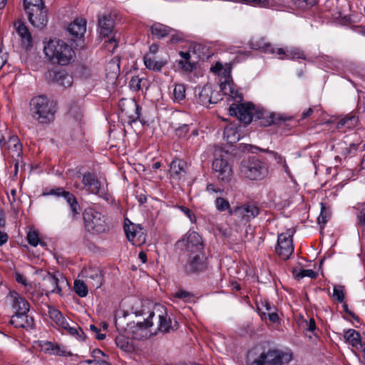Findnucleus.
<instances>
[{
	"instance_id": "obj_1",
	"label": "nucleus",
	"mask_w": 365,
	"mask_h": 365,
	"mask_svg": "<svg viewBox=\"0 0 365 365\" xmlns=\"http://www.w3.org/2000/svg\"><path fill=\"white\" fill-rule=\"evenodd\" d=\"M45 55L53 63L66 66L73 61L75 52L62 40L51 39L44 46Z\"/></svg>"
},
{
	"instance_id": "obj_2",
	"label": "nucleus",
	"mask_w": 365,
	"mask_h": 365,
	"mask_svg": "<svg viewBox=\"0 0 365 365\" xmlns=\"http://www.w3.org/2000/svg\"><path fill=\"white\" fill-rule=\"evenodd\" d=\"M285 356L287 355L277 349L255 348L248 352L247 365H282Z\"/></svg>"
},
{
	"instance_id": "obj_3",
	"label": "nucleus",
	"mask_w": 365,
	"mask_h": 365,
	"mask_svg": "<svg viewBox=\"0 0 365 365\" xmlns=\"http://www.w3.org/2000/svg\"><path fill=\"white\" fill-rule=\"evenodd\" d=\"M250 46L252 49L260 50L265 53L277 54L280 59H305L304 52L298 48H293L289 50H285L282 48H278L277 50L273 45L264 38H253L250 41Z\"/></svg>"
},
{
	"instance_id": "obj_4",
	"label": "nucleus",
	"mask_w": 365,
	"mask_h": 365,
	"mask_svg": "<svg viewBox=\"0 0 365 365\" xmlns=\"http://www.w3.org/2000/svg\"><path fill=\"white\" fill-rule=\"evenodd\" d=\"M240 174L250 180H261L268 175V166L262 159L252 156L241 161Z\"/></svg>"
},
{
	"instance_id": "obj_5",
	"label": "nucleus",
	"mask_w": 365,
	"mask_h": 365,
	"mask_svg": "<svg viewBox=\"0 0 365 365\" xmlns=\"http://www.w3.org/2000/svg\"><path fill=\"white\" fill-rule=\"evenodd\" d=\"M86 230L92 235H101L109 230L106 217L100 212L88 208L83 212Z\"/></svg>"
},
{
	"instance_id": "obj_6",
	"label": "nucleus",
	"mask_w": 365,
	"mask_h": 365,
	"mask_svg": "<svg viewBox=\"0 0 365 365\" xmlns=\"http://www.w3.org/2000/svg\"><path fill=\"white\" fill-rule=\"evenodd\" d=\"M24 6L29 22L34 27L42 29L46 26L47 16L42 0H24Z\"/></svg>"
},
{
	"instance_id": "obj_7",
	"label": "nucleus",
	"mask_w": 365,
	"mask_h": 365,
	"mask_svg": "<svg viewBox=\"0 0 365 365\" xmlns=\"http://www.w3.org/2000/svg\"><path fill=\"white\" fill-rule=\"evenodd\" d=\"M212 172L218 181L228 183L233 177V170L227 160V154L223 151L215 154L212 164Z\"/></svg>"
},
{
	"instance_id": "obj_8",
	"label": "nucleus",
	"mask_w": 365,
	"mask_h": 365,
	"mask_svg": "<svg viewBox=\"0 0 365 365\" xmlns=\"http://www.w3.org/2000/svg\"><path fill=\"white\" fill-rule=\"evenodd\" d=\"M155 314L153 312H150L148 318L143 322H138L137 323L131 322L127 325L124 332L130 335V337L136 340H142L149 338L151 335L155 334V331H153L151 327L153 325V319Z\"/></svg>"
},
{
	"instance_id": "obj_9",
	"label": "nucleus",
	"mask_w": 365,
	"mask_h": 365,
	"mask_svg": "<svg viewBox=\"0 0 365 365\" xmlns=\"http://www.w3.org/2000/svg\"><path fill=\"white\" fill-rule=\"evenodd\" d=\"M207 267V259L204 252L189 254L183 264V270L188 275L204 272Z\"/></svg>"
},
{
	"instance_id": "obj_10",
	"label": "nucleus",
	"mask_w": 365,
	"mask_h": 365,
	"mask_svg": "<svg viewBox=\"0 0 365 365\" xmlns=\"http://www.w3.org/2000/svg\"><path fill=\"white\" fill-rule=\"evenodd\" d=\"M180 249H185L189 254L202 252L204 246L200 235L195 231H188L176 242Z\"/></svg>"
},
{
	"instance_id": "obj_11",
	"label": "nucleus",
	"mask_w": 365,
	"mask_h": 365,
	"mask_svg": "<svg viewBox=\"0 0 365 365\" xmlns=\"http://www.w3.org/2000/svg\"><path fill=\"white\" fill-rule=\"evenodd\" d=\"M30 110L33 114H55L57 112V105L46 96H38L31 98Z\"/></svg>"
},
{
	"instance_id": "obj_12",
	"label": "nucleus",
	"mask_w": 365,
	"mask_h": 365,
	"mask_svg": "<svg viewBox=\"0 0 365 365\" xmlns=\"http://www.w3.org/2000/svg\"><path fill=\"white\" fill-rule=\"evenodd\" d=\"M241 223L246 224L255 218L260 213V208L254 203H247L230 210Z\"/></svg>"
},
{
	"instance_id": "obj_13",
	"label": "nucleus",
	"mask_w": 365,
	"mask_h": 365,
	"mask_svg": "<svg viewBox=\"0 0 365 365\" xmlns=\"http://www.w3.org/2000/svg\"><path fill=\"white\" fill-rule=\"evenodd\" d=\"M294 252L292 238L289 234L282 233L278 235L277 254L282 259H287Z\"/></svg>"
},
{
	"instance_id": "obj_14",
	"label": "nucleus",
	"mask_w": 365,
	"mask_h": 365,
	"mask_svg": "<svg viewBox=\"0 0 365 365\" xmlns=\"http://www.w3.org/2000/svg\"><path fill=\"white\" fill-rule=\"evenodd\" d=\"M230 114H264L267 110L259 106L253 104L251 102H244L241 103H232L229 108Z\"/></svg>"
},
{
	"instance_id": "obj_15",
	"label": "nucleus",
	"mask_w": 365,
	"mask_h": 365,
	"mask_svg": "<svg viewBox=\"0 0 365 365\" xmlns=\"http://www.w3.org/2000/svg\"><path fill=\"white\" fill-rule=\"evenodd\" d=\"M82 182L92 194L98 195L100 196L106 194V190L102 186L101 182L93 173H86L83 174Z\"/></svg>"
},
{
	"instance_id": "obj_16",
	"label": "nucleus",
	"mask_w": 365,
	"mask_h": 365,
	"mask_svg": "<svg viewBox=\"0 0 365 365\" xmlns=\"http://www.w3.org/2000/svg\"><path fill=\"white\" fill-rule=\"evenodd\" d=\"M10 323L16 328L24 329H32L34 325V319L29 315V312H14L11 317Z\"/></svg>"
},
{
	"instance_id": "obj_17",
	"label": "nucleus",
	"mask_w": 365,
	"mask_h": 365,
	"mask_svg": "<svg viewBox=\"0 0 365 365\" xmlns=\"http://www.w3.org/2000/svg\"><path fill=\"white\" fill-rule=\"evenodd\" d=\"M58 276H61L60 273L52 274L47 273L46 275L43 277V286L44 290L46 292V295L48 296L49 294L61 293V288L59 286V279Z\"/></svg>"
},
{
	"instance_id": "obj_18",
	"label": "nucleus",
	"mask_w": 365,
	"mask_h": 365,
	"mask_svg": "<svg viewBox=\"0 0 365 365\" xmlns=\"http://www.w3.org/2000/svg\"><path fill=\"white\" fill-rule=\"evenodd\" d=\"M224 81H222L220 83V89L223 94L232 97L237 101L238 99L241 101L242 96L231 78L230 73H228L227 76L224 77Z\"/></svg>"
},
{
	"instance_id": "obj_19",
	"label": "nucleus",
	"mask_w": 365,
	"mask_h": 365,
	"mask_svg": "<svg viewBox=\"0 0 365 365\" xmlns=\"http://www.w3.org/2000/svg\"><path fill=\"white\" fill-rule=\"evenodd\" d=\"M46 78L63 87H68L72 84V77L64 71H50L46 73Z\"/></svg>"
},
{
	"instance_id": "obj_20",
	"label": "nucleus",
	"mask_w": 365,
	"mask_h": 365,
	"mask_svg": "<svg viewBox=\"0 0 365 365\" xmlns=\"http://www.w3.org/2000/svg\"><path fill=\"white\" fill-rule=\"evenodd\" d=\"M98 31L101 36L108 37L114 27V19L111 14H104L98 17Z\"/></svg>"
},
{
	"instance_id": "obj_21",
	"label": "nucleus",
	"mask_w": 365,
	"mask_h": 365,
	"mask_svg": "<svg viewBox=\"0 0 365 365\" xmlns=\"http://www.w3.org/2000/svg\"><path fill=\"white\" fill-rule=\"evenodd\" d=\"M9 297L12 303L14 312H29L30 304L29 302L21 294L15 291L10 292Z\"/></svg>"
},
{
	"instance_id": "obj_22",
	"label": "nucleus",
	"mask_w": 365,
	"mask_h": 365,
	"mask_svg": "<svg viewBox=\"0 0 365 365\" xmlns=\"http://www.w3.org/2000/svg\"><path fill=\"white\" fill-rule=\"evenodd\" d=\"M2 145H6V148L11 153L13 158L21 155L23 147L16 135L11 136L7 143L4 142V139H0V146Z\"/></svg>"
},
{
	"instance_id": "obj_23",
	"label": "nucleus",
	"mask_w": 365,
	"mask_h": 365,
	"mask_svg": "<svg viewBox=\"0 0 365 365\" xmlns=\"http://www.w3.org/2000/svg\"><path fill=\"white\" fill-rule=\"evenodd\" d=\"M86 31V21L83 19H76L68 27V33L74 38H80Z\"/></svg>"
},
{
	"instance_id": "obj_24",
	"label": "nucleus",
	"mask_w": 365,
	"mask_h": 365,
	"mask_svg": "<svg viewBox=\"0 0 365 365\" xmlns=\"http://www.w3.org/2000/svg\"><path fill=\"white\" fill-rule=\"evenodd\" d=\"M240 126L237 125L235 120L227 125L224 129V138L226 140L227 143L233 144L237 143L240 138V134L239 130Z\"/></svg>"
},
{
	"instance_id": "obj_25",
	"label": "nucleus",
	"mask_w": 365,
	"mask_h": 365,
	"mask_svg": "<svg viewBox=\"0 0 365 365\" xmlns=\"http://www.w3.org/2000/svg\"><path fill=\"white\" fill-rule=\"evenodd\" d=\"M158 326L154 331H161V332H169L171 330H175L177 329L176 322L175 324H172L171 319L168 316L165 312H162L158 315Z\"/></svg>"
},
{
	"instance_id": "obj_26",
	"label": "nucleus",
	"mask_w": 365,
	"mask_h": 365,
	"mask_svg": "<svg viewBox=\"0 0 365 365\" xmlns=\"http://www.w3.org/2000/svg\"><path fill=\"white\" fill-rule=\"evenodd\" d=\"M16 30L21 38L22 46L26 48H29L31 46L32 37L28 28L19 21L16 24Z\"/></svg>"
},
{
	"instance_id": "obj_27",
	"label": "nucleus",
	"mask_w": 365,
	"mask_h": 365,
	"mask_svg": "<svg viewBox=\"0 0 365 365\" xmlns=\"http://www.w3.org/2000/svg\"><path fill=\"white\" fill-rule=\"evenodd\" d=\"M125 232L128 240L134 245H140V237L143 235L140 228H138L133 224L124 227Z\"/></svg>"
},
{
	"instance_id": "obj_28",
	"label": "nucleus",
	"mask_w": 365,
	"mask_h": 365,
	"mask_svg": "<svg viewBox=\"0 0 365 365\" xmlns=\"http://www.w3.org/2000/svg\"><path fill=\"white\" fill-rule=\"evenodd\" d=\"M167 63V59L155 60L153 56L149 55L144 56V64L145 67L155 72L160 71Z\"/></svg>"
},
{
	"instance_id": "obj_29",
	"label": "nucleus",
	"mask_w": 365,
	"mask_h": 365,
	"mask_svg": "<svg viewBox=\"0 0 365 365\" xmlns=\"http://www.w3.org/2000/svg\"><path fill=\"white\" fill-rule=\"evenodd\" d=\"M48 314L50 319L58 326L59 328L61 326L66 325V319L63 314L54 307L47 305Z\"/></svg>"
},
{
	"instance_id": "obj_30",
	"label": "nucleus",
	"mask_w": 365,
	"mask_h": 365,
	"mask_svg": "<svg viewBox=\"0 0 365 365\" xmlns=\"http://www.w3.org/2000/svg\"><path fill=\"white\" fill-rule=\"evenodd\" d=\"M344 339L350 345L356 349L362 347L360 334L354 329L347 330L344 333Z\"/></svg>"
},
{
	"instance_id": "obj_31",
	"label": "nucleus",
	"mask_w": 365,
	"mask_h": 365,
	"mask_svg": "<svg viewBox=\"0 0 365 365\" xmlns=\"http://www.w3.org/2000/svg\"><path fill=\"white\" fill-rule=\"evenodd\" d=\"M61 329L66 331L68 334L75 337L79 341H84L86 339L84 331L77 324H75L74 326H70L68 322L66 321V325L61 326Z\"/></svg>"
},
{
	"instance_id": "obj_32",
	"label": "nucleus",
	"mask_w": 365,
	"mask_h": 365,
	"mask_svg": "<svg viewBox=\"0 0 365 365\" xmlns=\"http://www.w3.org/2000/svg\"><path fill=\"white\" fill-rule=\"evenodd\" d=\"M150 29L152 34L156 36L158 38H164L174 32V29L160 23L154 24Z\"/></svg>"
},
{
	"instance_id": "obj_33",
	"label": "nucleus",
	"mask_w": 365,
	"mask_h": 365,
	"mask_svg": "<svg viewBox=\"0 0 365 365\" xmlns=\"http://www.w3.org/2000/svg\"><path fill=\"white\" fill-rule=\"evenodd\" d=\"M185 163L180 160H174L170 163V173L173 178H180L185 173Z\"/></svg>"
},
{
	"instance_id": "obj_34",
	"label": "nucleus",
	"mask_w": 365,
	"mask_h": 365,
	"mask_svg": "<svg viewBox=\"0 0 365 365\" xmlns=\"http://www.w3.org/2000/svg\"><path fill=\"white\" fill-rule=\"evenodd\" d=\"M212 93V88L210 86H204L200 93L198 94V103L203 106H207L212 103V98L210 94Z\"/></svg>"
},
{
	"instance_id": "obj_35",
	"label": "nucleus",
	"mask_w": 365,
	"mask_h": 365,
	"mask_svg": "<svg viewBox=\"0 0 365 365\" xmlns=\"http://www.w3.org/2000/svg\"><path fill=\"white\" fill-rule=\"evenodd\" d=\"M143 115H117L118 123H120L122 125H125V123H127L128 125H132L133 123H136V121L139 120L142 125H145L146 122L142 118Z\"/></svg>"
},
{
	"instance_id": "obj_36",
	"label": "nucleus",
	"mask_w": 365,
	"mask_h": 365,
	"mask_svg": "<svg viewBox=\"0 0 365 365\" xmlns=\"http://www.w3.org/2000/svg\"><path fill=\"white\" fill-rule=\"evenodd\" d=\"M63 198L69 205L73 215L75 216L79 214L80 205L76 197L72 193L67 191L66 193H65Z\"/></svg>"
},
{
	"instance_id": "obj_37",
	"label": "nucleus",
	"mask_w": 365,
	"mask_h": 365,
	"mask_svg": "<svg viewBox=\"0 0 365 365\" xmlns=\"http://www.w3.org/2000/svg\"><path fill=\"white\" fill-rule=\"evenodd\" d=\"M130 335L128 334H120L115 337L116 345L125 351H128L131 349V345L128 341V338Z\"/></svg>"
},
{
	"instance_id": "obj_38",
	"label": "nucleus",
	"mask_w": 365,
	"mask_h": 365,
	"mask_svg": "<svg viewBox=\"0 0 365 365\" xmlns=\"http://www.w3.org/2000/svg\"><path fill=\"white\" fill-rule=\"evenodd\" d=\"M129 87L133 91H138L143 87H147V80L138 76H133L129 82Z\"/></svg>"
},
{
	"instance_id": "obj_39",
	"label": "nucleus",
	"mask_w": 365,
	"mask_h": 365,
	"mask_svg": "<svg viewBox=\"0 0 365 365\" xmlns=\"http://www.w3.org/2000/svg\"><path fill=\"white\" fill-rule=\"evenodd\" d=\"M86 278L88 282L92 283L93 287L96 288H99L102 285V275L98 270H92Z\"/></svg>"
},
{
	"instance_id": "obj_40",
	"label": "nucleus",
	"mask_w": 365,
	"mask_h": 365,
	"mask_svg": "<svg viewBox=\"0 0 365 365\" xmlns=\"http://www.w3.org/2000/svg\"><path fill=\"white\" fill-rule=\"evenodd\" d=\"M27 241L29 245L33 247H36L38 245L45 246L46 244L39 240L38 232L36 230H30L27 233Z\"/></svg>"
},
{
	"instance_id": "obj_41",
	"label": "nucleus",
	"mask_w": 365,
	"mask_h": 365,
	"mask_svg": "<svg viewBox=\"0 0 365 365\" xmlns=\"http://www.w3.org/2000/svg\"><path fill=\"white\" fill-rule=\"evenodd\" d=\"M293 274L295 278L299 279L305 277H309L311 279H314L317 277V274L312 269H294Z\"/></svg>"
},
{
	"instance_id": "obj_42",
	"label": "nucleus",
	"mask_w": 365,
	"mask_h": 365,
	"mask_svg": "<svg viewBox=\"0 0 365 365\" xmlns=\"http://www.w3.org/2000/svg\"><path fill=\"white\" fill-rule=\"evenodd\" d=\"M105 356V354L101 350L96 349L92 351V356L93 357V360H86L81 363V365H96V362L106 361V360L101 359V356Z\"/></svg>"
},
{
	"instance_id": "obj_43",
	"label": "nucleus",
	"mask_w": 365,
	"mask_h": 365,
	"mask_svg": "<svg viewBox=\"0 0 365 365\" xmlns=\"http://www.w3.org/2000/svg\"><path fill=\"white\" fill-rule=\"evenodd\" d=\"M255 123L260 126H269L274 123L275 115H255Z\"/></svg>"
},
{
	"instance_id": "obj_44",
	"label": "nucleus",
	"mask_w": 365,
	"mask_h": 365,
	"mask_svg": "<svg viewBox=\"0 0 365 365\" xmlns=\"http://www.w3.org/2000/svg\"><path fill=\"white\" fill-rule=\"evenodd\" d=\"M73 289L75 292L81 297H84L88 294V287L86 283L82 280H76L74 282Z\"/></svg>"
},
{
	"instance_id": "obj_45",
	"label": "nucleus",
	"mask_w": 365,
	"mask_h": 365,
	"mask_svg": "<svg viewBox=\"0 0 365 365\" xmlns=\"http://www.w3.org/2000/svg\"><path fill=\"white\" fill-rule=\"evenodd\" d=\"M185 91L186 89L183 84H176L173 90L175 101H182L185 98Z\"/></svg>"
},
{
	"instance_id": "obj_46",
	"label": "nucleus",
	"mask_w": 365,
	"mask_h": 365,
	"mask_svg": "<svg viewBox=\"0 0 365 365\" xmlns=\"http://www.w3.org/2000/svg\"><path fill=\"white\" fill-rule=\"evenodd\" d=\"M52 354L60 356H71L73 354L67 351L66 347L59 344L53 343Z\"/></svg>"
},
{
	"instance_id": "obj_47",
	"label": "nucleus",
	"mask_w": 365,
	"mask_h": 365,
	"mask_svg": "<svg viewBox=\"0 0 365 365\" xmlns=\"http://www.w3.org/2000/svg\"><path fill=\"white\" fill-rule=\"evenodd\" d=\"M174 297L175 298L183 300L185 302H188L193 299L194 296L192 293L189 292L182 289H179L175 293Z\"/></svg>"
},
{
	"instance_id": "obj_48",
	"label": "nucleus",
	"mask_w": 365,
	"mask_h": 365,
	"mask_svg": "<svg viewBox=\"0 0 365 365\" xmlns=\"http://www.w3.org/2000/svg\"><path fill=\"white\" fill-rule=\"evenodd\" d=\"M235 118V120L237 121V125L240 126L239 124L243 123L244 125H248L252 121L255 122L256 119L255 115H233Z\"/></svg>"
},
{
	"instance_id": "obj_49",
	"label": "nucleus",
	"mask_w": 365,
	"mask_h": 365,
	"mask_svg": "<svg viewBox=\"0 0 365 365\" xmlns=\"http://www.w3.org/2000/svg\"><path fill=\"white\" fill-rule=\"evenodd\" d=\"M215 206L217 210L220 212L225 211L230 209L229 202L222 197H217L215 200Z\"/></svg>"
},
{
	"instance_id": "obj_50",
	"label": "nucleus",
	"mask_w": 365,
	"mask_h": 365,
	"mask_svg": "<svg viewBox=\"0 0 365 365\" xmlns=\"http://www.w3.org/2000/svg\"><path fill=\"white\" fill-rule=\"evenodd\" d=\"M333 297L339 302H343L344 299V287L341 285L334 286L333 289Z\"/></svg>"
},
{
	"instance_id": "obj_51",
	"label": "nucleus",
	"mask_w": 365,
	"mask_h": 365,
	"mask_svg": "<svg viewBox=\"0 0 365 365\" xmlns=\"http://www.w3.org/2000/svg\"><path fill=\"white\" fill-rule=\"evenodd\" d=\"M210 71L218 76L223 75L224 77L227 76L228 73H230V71L224 69L222 64L219 62H217L215 66H212Z\"/></svg>"
},
{
	"instance_id": "obj_52",
	"label": "nucleus",
	"mask_w": 365,
	"mask_h": 365,
	"mask_svg": "<svg viewBox=\"0 0 365 365\" xmlns=\"http://www.w3.org/2000/svg\"><path fill=\"white\" fill-rule=\"evenodd\" d=\"M329 217V215L328 211L327 210L324 205L321 203V213L318 217V223L324 225L327 222Z\"/></svg>"
},
{
	"instance_id": "obj_53",
	"label": "nucleus",
	"mask_w": 365,
	"mask_h": 365,
	"mask_svg": "<svg viewBox=\"0 0 365 365\" xmlns=\"http://www.w3.org/2000/svg\"><path fill=\"white\" fill-rule=\"evenodd\" d=\"M39 346L42 351L52 354L53 347V343L48 341H41L39 344Z\"/></svg>"
},
{
	"instance_id": "obj_54",
	"label": "nucleus",
	"mask_w": 365,
	"mask_h": 365,
	"mask_svg": "<svg viewBox=\"0 0 365 365\" xmlns=\"http://www.w3.org/2000/svg\"><path fill=\"white\" fill-rule=\"evenodd\" d=\"M170 36V42L173 43H177L182 41L184 38V36L182 33L174 30V32L169 34Z\"/></svg>"
},
{
	"instance_id": "obj_55",
	"label": "nucleus",
	"mask_w": 365,
	"mask_h": 365,
	"mask_svg": "<svg viewBox=\"0 0 365 365\" xmlns=\"http://www.w3.org/2000/svg\"><path fill=\"white\" fill-rule=\"evenodd\" d=\"M179 208L187 217L191 222L193 223L196 221L195 215L189 208L184 206H180Z\"/></svg>"
},
{
	"instance_id": "obj_56",
	"label": "nucleus",
	"mask_w": 365,
	"mask_h": 365,
	"mask_svg": "<svg viewBox=\"0 0 365 365\" xmlns=\"http://www.w3.org/2000/svg\"><path fill=\"white\" fill-rule=\"evenodd\" d=\"M354 119L355 115H346L345 118H343L338 122L336 128L338 129L341 128L342 127L346 125V124L349 123V121H352Z\"/></svg>"
},
{
	"instance_id": "obj_57",
	"label": "nucleus",
	"mask_w": 365,
	"mask_h": 365,
	"mask_svg": "<svg viewBox=\"0 0 365 365\" xmlns=\"http://www.w3.org/2000/svg\"><path fill=\"white\" fill-rule=\"evenodd\" d=\"M178 63L181 66V67L187 71H192L194 68V65L188 61H184V60H179Z\"/></svg>"
},
{
	"instance_id": "obj_58",
	"label": "nucleus",
	"mask_w": 365,
	"mask_h": 365,
	"mask_svg": "<svg viewBox=\"0 0 365 365\" xmlns=\"http://www.w3.org/2000/svg\"><path fill=\"white\" fill-rule=\"evenodd\" d=\"M36 120L41 124H46L53 120V115H37Z\"/></svg>"
},
{
	"instance_id": "obj_59",
	"label": "nucleus",
	"mask_w": 365,
	"mask_h": 365,
	"mask_svg": "<svg viewBox=\"0 0 365 365\" xmlns=\"http://www.w3.org/2000/svg\"><path fill=\"white\" fill-rule=\"evenodd\" d=\"M357 217L359 223L365 227V205L361 208Z\"/></svg>"
},
{
	"instance_id": "obj_60",
	"label": "nucleus",
	"mask_w": 365,
	"mask_h": 365,
	"mask_svg": "<svg viewBox=\"0 0 365 365\" xmlns=\"http://www.w3.org/2000/svg\"><path fill=\"white\" fill-rule=\"evenodd\" d=\"M67 191L64 190L62 187H57L56 189H52L50 190L48 194L50 195H54L57 196H61L63 197L65 195V193H66Z\"/></svg>"
},
{
	"instance_id": "obj_61",
	"label": "nucleus",
	"mask_w": 365,
	"mask_h": 365,
	"mask_svg": "<svg viewBox=\"0 0 365 365\" xmlns=\"http://www.w3.org/2000/svg\"><path fill=\"white\" fill-rule=\"evenodd\" d=\"M322 110V108L320 106H314L310 107L307 111V113H304L303 114H312L313 113H319L321 112Z\"/></svg>"
},
{
	"instance_id": "obj_62",
	"label": "nucleus",
	"mask_w": 365,
	"mask_h": 365,
	"mask_svg": "<svg viewBox=\"0 0 365 365\" xmlns=\"http://www.w3.org/2000/svg\"><path fill=\"white\" fill-rule=\"evenodd\" d=\"M268 317L270 322L275 323L279 321V316L275 312L268 313Z\"/></svg>"
},
{
	"instance_id": "obj_63",
	"label": "nucleus",
	"mask_w": 365,
	"mask_h": 365,
	"mask_svg": "<svg viewBox=\"0 0 365 365\" xmlns=\"http://www.w3.org/2000/svg\"><path fill=\"white\" fill-rule=\"evenodd\" d=\"M307 330L309 331H313L316 328V324L314 319H310L309 322H307Z\"/></svg>"
},
{
	"instance_id": "obj_64",
	"label": "nucleus",
	"mask_w": 365,
	"mask_h": 365,
	"mask_svg": "<svg viewBox=\"0 0 365 365\" xmlns=\"http://www.w3.org/2000/svg\"><path fill=\"white\" fill-rule=\"evenodd\" d=\"M9 239V236L6 232L0 231V246L5 244Z\"/></svg>"
}]
</instances>
